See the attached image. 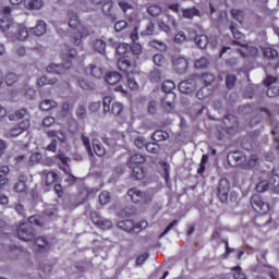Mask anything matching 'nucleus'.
<instances>
[{
	"label": "nucleus",
	"instance_id": "4d7b16f0",
	"mask_svg": "<svg viewBox=\"0 0 279 279\" xmlns=\"http://www.w3.org/2000/svg\"><path fill=\"white\" fill-rule=\"evenodd\" d=\"M110 202V193L109 192H101L99 195V203L104 206Z\"/></svg>",
	"mask_w": 279,
	"mask_h": 279
},
{
	"label": "nucleus",
	"instance_id": "5701e85b",
	"mask_svg": "<svg viewBox=\"0 0 279 279\" xmlns=\"http://www.w3.org/2000/svg\"><path fill=\"white\" fill-rule=\"evenodd\" d=\"M89 73L92 77H95L96 80H101V77H104V69L97 64L89 65Z\"/></svg>",
	"mask_w": 279,
	"mask_h": 279
},
{
	"label": "nucleus",
	"instance_id": "9b49d317",
	"mask_svg": "<svg viewBox=\"0 0 279 279\" xmlns=\"http://www.w3.org/2000/svg\"><path fill=\"white\" fill-rule=\"evenodd\" d=\"M86 36H90V32H88L86 27H80L73 34L72 43L76 45V47H80V45H82V39Z\"/></svg>",
	"mask_w": 279,
	"mask_h": 279
},
{
	"label": "nucleus",
	"instance_id": "423d86ee",
	"mask_svg": "<svg viewBox=\"0 0 279 279\" xmlns=\"http://www.w3.org/2000/svg\"><path fill=\"white\" fill-rule=\"evenodd\" d=\"M251 205L255 213H258L259 215H265L269 213V204L263 202V198L258 195H253L251 197Z\"/></svg>",
	"mask_w": 279,
	"mask_h": 279
},
{
	"label": "nucleus",
	"instance_id": "a211bd4d",
	"mask_svg": "<svg viewBox=\"0 0 279 279\" xmlns=\"http://www.w3.org/2000/svg\"><path fill=\"white\" fill-rule=\"evenodd\" d=\"M39 108L44 112H49V110H53V108H58V102L53 99H45L39 104Z\"/></svg>",
	"mask_w": 279,
	"mask_h": 279
},
{
	"label": "nucleus",
	"instance_id": "cd10ccee",
	"mask_svg": "<svg viewBox=\"0 0 279 279\" xmlns=\"http://www.w3.org/2000/svg\"><path fill=\"white\" fill-rule=\"evenodd\" d=\"M161 90L167 95H173L172 90H175V83L173 81H166L162 83Z\"/></svg>",
	"mask_w": 279,
	"mask_h": 279
},
{
	"label": "nucleus",
	"instance_id": "680f3d73",
	"mask_svg": "<svg viewBox=\"0 0 279 279\" xmlns=\"http://www.w3.org/2000/svg\"><path fill=\"white\" fill-rule=\"evenodd\" d=\"M134 145L135 147H137V149H143V147H146L147 141L145 140V137H136L134 140Z\"/></svg>",
	"mask_w": 279,
	"mask_h": 279
},
{
	"label": "nucleus",
	"instance_id": "09e8293b",
	"mask_svg": "<svg viewBox=\"0 0 279 279\" xmlns=\"http://www.w3.org/2000/svg\"><path fill=\"white\" fill-rule=\"evenodd\" d=\"M43 160V154L33 153L29 157V165H38Z\"/></svg>",
	"mask_w": 279,
	"mask_h": 279
},
{
	"label": "nucleus",
	"instance_id": "de8ad7c7",
	"mask_svg": "<svg viewBox=\"0 0 279 279\" xmlns=\"http://www.w3.org/2000/svg\"><path fill=\"white\" fill-rule=\"evenodd\" d=\"M234 84H236V76L234 74L227 75L226 77L227 88H234Z\"/></svg>",
	"mask_w": 279,
	"mask_h": 279
},
{
	"label": "nucleus",
	"instance_id": "2eb2a0df",
	"mask_svg": "<svg viewBox=\"0 0 279 279\" xmlns=\"http://www.w3.org/2000/svg\"><path fill=\"white\" fill-rule=\"evenodd\" d=\"M46 32L47 24L43 21H39L35 27H32L29 29V34H33V36H44Z\"/></svg>",
	"mask_w": 279,
	"mask_h": 279
},
{
	"label": "nucleus",
	"instance_id": "603ef678",
	"mask_svg": "<svg viewBox=\"0 0 279 279\" xmlns=\"http://www.w3.org/2000/svg\"><path fill=\"white\" fill-rule=\"evenodd\" d=\"M81 141H82L83 145H85L89 156H94L95 154L93 153V148L90 147V140H88L87 136L82 135Z\"/></svg>",
	"mask_w": 279,
	"mask_h": 279
},
{
	"label": "nucleus",
	"instance_id": "0eeeda50",
	"mask_svg": "<svg viewBox=\"0 0 279 279\" xmlns=\"http://www.w3.org/2000/svg\"><path fill=\"white\" fill-rule=\"evenodd\" d=\"M199 80V76H193L185 81H182L179 84V90L180 93H183L185 95H189L190 93H193L195 88H197V81Z\"/></svg>",
	"mask_w": 279,
	"mask_h": 279
},
{
	"label": "nucleus",
	"instance_id": "49530a36",
	"mask_svg": "<svg viewBox=\"0 0 279 279\" xmlns=\"http://www.w3.org/2000/svg\"><path fill=\"white\" fill-rule=\"evenodd\" d=\"M129 49H130V45L119 44L116 48V51H117L118 56H125V53H128Z\"/></svg>",
	"mask_w": 279,
	"mask_h": 279
},
{
	"label": "nucleus",
	"instance_id": "69168bd1",
	"mask_svg": "<svg viewBox=\"0 0 279 279\" xmlns=\"http://www.w3.org/2000/svg\"><path fill=\"white\" fill-rule=\"evenodd\" d=\"M88 110L90 112H99V110H101V102L99 101L90 102L88 106Z\"/></svg>",
	"mask_w": 279,
	"mask_h": 279
},
{
	"label": "nucleus",
	"instance_id": "9d476101",
	"mask_svg": "<svg viewBox=\"0 0 279 279\" xmlns=\"http://www.w3.org/2000/svg\"><path fill=\"white\" fill-rule=\"evenodd\" d=\"M77 56V50L75 48H71L69 45H63L61 49V58L65 62H71V60H75Z\"/></svg>",
	"mask_w": 279,
	"mask_h": 279
},
{
	"label": "nucleus",
	"instance_id": "0e129e2a",
	"mask_svg": "<svg viewBox=\"0 0 279 279\" xmlns=\"http://www.w3.org/2000/svg\"><path fill=\"white\" fill-rule=\"evenodd\" d=\"M130 49L134 56H141L143 53V46L141 44H134Z\"/></svg>",
	"mask_w": 279,
	"mask_h": 279
},
{
	"label": "nucleus",
	"instance_id": "ddd939ff",
	"mask_svg": "<svg viewBox=\"0 0 279 279\" xmlns=\"http://www.w3.org/2000/svg\"><path fill=\"white\" fill-rule=\"evenodd\" d=\"M38 252H49L51 250V243L45 236H39L35 241Z\"/></svg>",
	"mask_w": 279,
	"mask_h": 279
},
{
	"label": "nucleus",
	"instance_id": "4c0bfd02",
	"mask_svg": "<svg viewBox=\"0 0 279 279\" xmlns=\"http://www.w3.org/2000/svg\"><path fill=\"white\" fill-rule=\"evenodd\" d=\"M160 145H158L157 143H147L146 144V150L149 154H160Z\"/></svg>",
	"mask_w": 279,
	"mask_h": 279
},
{
	"label": "nucleus",
	"instance_id": "13d9d810",
	"mask_svg": "<svg viewBox=\"0 0 279 279\" xmlns=\"http://www.w3.org/2000/svg\"><path fill=\"white\" fill-rule=\"evenodd\" d=\"M27 36H29V32L26 27H20L17 31L19 40H26Z\"/></svg>",
	"mask_w": 279,
	"mask_h": 279
},
{
	"label": "nucleus",
	"instance_id": "dca6fc26",
	"mask_svg": "<svg viewBox=\"0 0 279 279\" xmlns=\"http://www.w3.org/2000/svg\"><path fill=\"white\" fill-rule=\"evenodd\" d=\"M182 16L183 19L193 20L194 16H202V12H199V9L193 7L189 9H182Z\"/></svg>",
	"mask_w": 279,
	"mask_h": 279
},
{
	"label": "nucleus",
	"instance_id": "473e14b6",
	"mask_svg": "<svg viewBox=\"0 0 279 279\" xmlns=\"http://www.w3.org/2000/svg\"><path fill=\"white\" fill-rule=\"evenodd\" d=\"M268 184L270 189L275 191V193H279V175L278 174L272 175Z\"/></svg>",
	"mask_w": 279,
	"mask_h": 279
},
{
	"label": "nucleus",
	"instance_id": "aec40b11",
	"mask_svg": "<svg viewBox=\"0 0 279 279\" xmlns=\"http://www.w3.org/2000/svg\"><path fill=\"white\" fill-rule=\"evenodd\" d=\"M107 84L114 86L121 82V74L119 72H109L105 77Z\"/></svg>",
	"mask_w": 279,
	"mask_h": 279
},
{
	"label": "nucleus",
	"instance_id": "bf43d9fd",
	"mask_svg": "<svg viewBox=\"0 0 279 279\" xmlns=\"http://www.w3.org/2000/svg\"><path fill=\"white\" fill-rule=\"evenodd\" d=\"M69 26L72 27V29H77V27H80V17L72 15L69 20Z\"/></svg>",
	"mask_w": 279,
	"mask_h": 279
},
{
	"label": "nucleus",
	"instance_id": "bb28decb",
	"mask_svg": "<svg viewBox=\"0 0 279 279\" xmlns=\"http://www.w3.org/2000/svg\"><path fill=\"white\" fill-rule=\"evenodd\" d=\"M194 40L197 47H199L201 49H206V47H208V36L206 35H198L195 37Z\"/></svg>",
	"mask_w": 279,
	"mask_h": 279
},
{
	"label": "nucleus",
	"instance_id": "37998d69",
	"mask_svg": "<svg viewBox=\"0 0 279 279\" xmlns=\"http://www.w3.org/2000/svg\"><path fill=\"white\" fill-rule=\"evenodd\" d=\"M209 96H210V89H208V87H206V86L202 87L196 93L197 99H206V97H209Z\"/></svg>",
	"mask_w": 279,
	"mask_h": 279
},
{
	"label": "nucleus",
	"instance_id": "6e6552de",
	"mask_svg": "<svg viewBox=\"0 0 279 279\" xmlns=\"http://www.w3.org/2000/svg\"><path fill=\"white\" fill-rule=\"evenodd\" d=\"M228 193H230V181L227 179L220 180L218 184V198L222 204H226L228 202Z\"/></svg>",
	"mask_w": 279,
	"mask_h": 279
},
{
	"label": "nucleus",
	"instance_id": "2f4dec72",
	"mask_svg": "<svg viewBox=\"0 0 279 279\" xmlns=\"http://www.w3.org/2000/svg\"><path fill=\"white\" fill-rule=\"evenodd\" d=\"M23 132L19 128V125H15L9 130V132L5 133L7 138H16V136H21Z\"/></svg>",
	"mask_w": 279,
	"mask_h": 279
},
{
	"label": "nucleus",
	"instance_id": "72a5a7b5",
	"mask_svg": "<svg viewBox=\"0 0 279 279\" xmlns=\"http://www.w3.org/2000/svg\"><path fill=\"white\" fill-rule=\"evenodd\" d=\"M259 159L260 158L258 157V154H252L250 156V159H246L244 167H256V165H258Z\"/></svg>",
	"mask_w": 279,
	"mask_h": 279
},
{
	"label": "nucleus",
	"instance_id": "864d4df0",
	"mask_svg": "<svg viewBox=\"0 0 279 279\" xmlns=\"http://www.w3.org/2000/svg\"><path fill=\"white\" fill-rule=\"evenodd\" d=\"M118 66L121 71H125L130 66V60H128L125 57H121L118 60Z\"/></svg>",
	"mask_w": 279,
	"mask_h": 279
},
{
	"label": "nucleus",
	"instance_id": "ea45409f",
	"mask_svg": "<svg viewBox=\"0 0 279 279\" xmlns=\"http://www.w3.org/2000/svg\"><path fill=\"white\" fill-rule=\"evenodd\" d=\"M94 49H96L98 53H106V41L97 39L94 43Z\"/></svg>",
	"mask_w": 279,
	"mask_h": 279
},
{
	"label": "nucleus",
	"instance_id": "774afa93",
	"mask_svg": "<svg viewBox=\"0 0 279 279\" xmlns=\"http://www.w3.org/2000/svg\"><path fill=\"white\" fill-rule=\"evenodd\" d=\"M231 14L235 21H241L243 19V11L239 9H232Z\"/></svg>",
	"mask_w": 279,
	"mask_h": 279
},
{
	"label": "nucleus",
	"instance_id": "20e7f679",
	"mask_svg": "<svg viewBox=\"0 0 279 279\" xmlns=\"http://www.w3.org/2000/svg\"><path fill=\"white\" fill-rule=\"evenodd\" d=\"M222 130H226L227 134H236L239 130V120L236 117L229 114L222 119Z\"/></svg>",
	"mask_w": 279,
	"mask_h": 279
},
{
	"label": "nucleus",
	"instance_id": "f704fd0d",
	"mask_svg": "<svg viewBox=\"0 0 279 279\" xmlns=\"http://www.w3.org/2000/svg\"><path fill=\"white\" fill-rule=\"evenodd\" d=\"M150 47L154 49H158V51H167V44L159 41V40H150Z\"/></svg>",
	"mask_w": 279,
	"mask_h": 279
},
{
	"label": "nucleus",
	"instance_id": "c756f323",
	"mask_svg": "<svg viewBox=\"0 0 279 279\" xmlns=\"http://www.w3.org/2000/svg\"><path fill=\"white\" fill-rule=\"evenodd\" d=\"M4 82L8 86H13V84H16V82H19V75H16L15 73L9 72L4 76Z\"/></svg>",
	"mask_w": 279,
	"mask_h": 279
},
{
	"label": "nucleus",
	"instance_id": "a18cd8bd",
	"mask_svg": "<svg viewBox=\"0 0 279 279\" xmlns=\"http://www.w3.org/2000/svg\"><path fill=\"white\" fill-rule=\"evenodd\" d=\"M58 180V174L56 172H48L46 174V185L51 186Z\"/></svg>",
	"mask_w": 279,
	"mask_h": 279
},
{
	"label": "nucleus",
	"instance_id": "b1692460",
	"mask_svg": "<svg viewBox=\"0 0 279 279\" xmlns=\"http://www.w3.org/2000/svg\"><path fill=\"white\" fill-rule=\"evenodd\" d=\"M38 86H53V84H58V78L49 77V76H41L37 80Z\"/></svg>",
	"mask_w": 279,
	"mask_h": 279
},
{
	"label": "nucleus",
	"instance_id": "1a4fd4ad",
	"mask_svg": "<svg viewBox=\"0 0 279 279\" xmlns=\"http://www.w3.org/2000/svg\"><path fill=\"white\" fill-rule=\"evenodd\" d=\"M227 160L231 167H239V165L245 167L246 157L241 151H233L228 155Z\"/></svg>",
	"mask_w": 279,
	"mask_h": 279
},
{
	"label": "nucleus",
	"instance_id": "c9c22d12",
	"mask_svg": "<svg viewBox=\"0 0 279 279\" xmlns=\"http://www.w3.org/2000/svg\"><path fill=\"white\" fill-rule=\"evenodd\" d=\"M263 54L266 58H278V50H276L271 47H265V48H263Z\"/></svg>",
	"mask_w": 279,
	"mask_h": 279
},
{
	"label": "nucleus",
	"instance_id": "6e6d98bb",
	"mask_svg": "<svg viewBox=\"0 0 279 279\" xmlns=\"http://www.w3.org/2000/svg\"><path fill=\"white\" fill-rule=\"evenodd\" d=\"M206 162H208V155H203L201 159L199 168L197 170V173H199V175H202V173L206 171Z\"/></svg>",
	"mask_w": 279,
	"mask_h": 279
},
{
	"label": "nucleus",
	"instance_id": "f257e3e1",
	"mask_svg": "<svg viewBox=\"0 0 279 279\" xmlns=\"http://www.w3.org/2000/svg\"><path fill=\"white\" fill-rule=\"evenodd\" d=\"M33 226H43V220L38 216H32L28 218V222L21 223L17 230V236L21 241H34L36 239V231Z\"/></svg>",
	"mask_w": 279,
	"mask_h": 279
},
{
	"label": "nucleus",
	"instance_id": "f3484780",
	"mask_svg": "<svg viewBox=\"0 0 279 279\" xmlns=\"http://www.w3.org/2000/svg\"><path fill=\"white\" fill-rule=\"evenodd\" d=\"M45 5L43 0H24L26 10H40Z\"/></svg>",
	"mask_w": 279,
	"mask_h": 279
},
{
	"label": "nucleus",
	"instance_id": "4be33fe9",
	"mask_svg": "<svg viewBox=\"0 0 279 279\" xmlns=\"http://www.w3.org/2000/svg\"><path fill=\"white\" fill-rule=\"evenodd\" d=\"M173 99L175 94H166L162 98V106L166 110H173Z\"/></svg>",
	"mask_w": 279,
	"mask_h": 279
},
{
	"label": "nucleus",
	"instance_id": "f03ea898",
	"mask_svg": "<svg viewBox=\"0 0 279 279\" xmlns=\"http://www.w3.org/2000/svg\"><path fill=\"white\" fill-rule=\"evenodd\" d=\"M110 104H112V97L106 96L102 100L105 114L111 112L113 117H120L123 112V105L121 102H113L110 108Z\"/></svg>",
	"mask_w": 279,
	"mask_h": 279
},
{
	"label": "nucleus",
	"instance_id": "3c124183",
	"mask_svg": "<svg viewBox=\"0 0 279 279\" xmlns=\"http://www.w3.org/2000/svg\"><path fill=\"white\" fill-rule=\"evenodd\" d=\"M32 126V122L29 119H24L22 122L17 124V128L21 130V132H27L29 128Z\"/></svg>",
	"mask_w": 279,
	"mask_h": 279
},
{
	"label": "nucleus",
	"instance_id": "412c9836",
	"mask_svg": "<svg viewBox=\"0 0 279 279\" xmlns=\"http://www.w3.org/2000/svg\"><path fill=\"white\" fill-rule=\"evenodd\" d=\"M12 25H14V20L10 15H4L0 20V29H2V32H8Z\"/></svg>",
	"mask_w": 279,
	"mask_h": 279
},
{
	"label": "nucleus",
	"instance_id": "6ab92c4d",
	"mask_svg": "<svg viewBox=\"0 0 279 279\" xmlns=\"http://www.w3.org/2000/svg\"><path fill=\"white\" fill-rule=\"evenodd\" d=\"M92 145L93 151L96 154V156L102 157L106 154V147H104V144H101L99 140H94Z\"/></svg>",
	"mask_w": 279,
	"mask_h": 279
},
{
	"label": "nucleus",
	"instance_id": "052dcab7",
	"mask_svg": "<svg viewBox=\"0 0 279 279\" xmlns=\"http://www.w3.org/2000/svg\"><path fill=\"white\" fill-rule=\"evenodd\" d=\"M153 62L156 64V66H162L165 64V56L163 54H155L153 57Z\"/></svg>",
	"mask_w": 279,
	"mask_h": 279
},
{
	"label": "nucleus",
	"instance_id": "a878e982",
	"mask_svg": "<svg viewBox=\"0 0 279 279\" xmlns=\"http://www.w3.org/2000/svg\"><path fill=\"white\" fill-rule=\"evenodd\" d=\"M151 138L155 143H161V141H167V138H169V133L159 130L153 133Z\"/></svg>",
	"mask_w": 279,
	"mask_h": 279
},
{
	"label": "nucleus",
	"instance_id": "58836bf2",
	"mask_svg": "<svg viewBox=\"0 0 279 279\" xmlns=\"http://www.w3.org/2000/svg\"><path fill=\"white\" fill-rule=\"evenodd\" d=\"M201 80L204 82L205 86L208 87V86H210V84H213L215 82V74L205 73V74H203Z\"/></svg>",
	"mask_w": 279,
	"mask_h": 279
},
{
	"label": "nucleus",
	"instance_id": "4468645a",
	"mask_svg": "<svg viewBox=\"0 0 279 279\" xmlns=\"http://www.w3.org/2000/svg\"><path fill=\"white\" fill-rule=\"evenodd\" d=\"M118 227L124 230V232H138V227L132 220L120 221Z\"/></svg>",
	"mask_w": 279,
	"mask_h": 279
},
{
	"label": "nucleus",
	"instance_id": "39448f33",
	"mask_svg": "<svg viewBox=\"0 0 279 279\" xmlns=\"http://www.w3.org/2000/svg\"><path fill=\"white\" fill-rule=\"evenodd\" d=\"M128 195L129 197H131V201L133 202V204H147V202H149L150 199L147 193L136 187L130 189L128 191Z\"/></svg>",
	"mask_w": 279,
	"mask_h": 279
},
{
	"label": "nucleus",
	"instance_id": "e2e57ef3",
	"mask_svg": "<svg viewBox=\"0 0 279 279\" xmlns=\"http://www.w3.org/2000/svg\"><path fill=\"white\" fill-rule=\"evenodd\" d=\"M14 191H16V193H25V191H27V185L25 184V182L19 181L14 185Z\"/></svg>",
	"mask_w": 279,
	"mask_h": 279
},
{
	"label": "nucleus",
	"instance_id": "7ed1b4c3",
	"mask_svg": "<svg viewBox=\"0 0 279 279\" xmlns=\"http://www.w3.org/2000/svg\"><path fill=\"white\" fill-rule=\"evenodd\" d=\"M46 135L48 136V138H52L50 144L47 146L48 151H56L58 147V141H60L61 143H64V141H66V135L62 131L49 130L46 132ZM54 138H58V141H56Z\"/></svg>",
	"mask_w": 279,
	"mask_h": 279
},
{
	"label": "nucleus",
	"instance_id": "c85d7f7f",
	"mask_svg": "<svg viewBox=\"0 0 279 279\" xmlns=\"http://www.w3.org/2000/svg\"><path fill=\"white\" fill-rule=\"evenodd\" d=\"M77 85L81 88H83V90H90L93 88V84L90 82H88V80H86L83 76L77 77Z\"/></svg>",
	"mask_w": 279,
	"mask_h": 279
},
{
	"label": "nucleus",
	"instance_id": "338daca9",
	"mask_svg": "<svg viewBox=\"0 0 279 279\" xmlns=\"http://www.w3.org/2000/svg\"><path fill=\"white\" fill-rule=\"evenodd\" d=\"M98 228H100L101 230H110V228H112V222L108 219L101 220L98 225Z\"/></svg>",
	"mask_w": 279,
	"mask_h": 279
},
{
	"label": "nucleus",
	"instance_id": "8fccbe9b",
	"mask_svg": "<svg viewBox=\"0 0 279 279\" xmlns=\"http://www.w3.org/2000/svg\"><path fill=\"white\" fill-rule=\"evenodd\" d=\"M267 97L274 98L279 96V87L278 86H269L266 92Z\"/></svg>",
	"mask_w": 279,
	"mask_h": 279
},
{
	"label": "nucleus",
	"instance_id": "e433bc0d",
	"mask_svg": "<svg viewBox=\"0 0 279 279\" xmlns=\"http://www.w3.org/2000/svg\"><path fill=\"white\" fill-rule=\"evenodd\" d=\"M132 175L135 180H143V178H145L143 168L138 166L133 167Z\"/></svg>",
	"mask_w": 279,
	"mask_h": 279
},
{
	"label": "nucleus",
	"instance_id": "a19ab883",
	"mask_svg": "<svg viewBox=\"0 0 279 279\" xmlns=\"http://www.w3.org/2000/svg\"><path fill=\"white\" fill-rule=\"evenodd\" d=\"M147 12L150 16H160V14H162V9L158 5H150L148 7Z\"/></svg>",
	"mask_w": 279,
	"mask_h": 279
},
{
	"label": "nucleus",
	"instance_id": "c03bdc74",
	"mask_svg": "<svg viewBox=\"0 0 279 279\" xmlns=\"http://www.w3.org/2000/svg\"><path fill=\"white\" fill-rule=\"evenodd\" d=\"M210 64L208 59L206 57H202L198 60L195 61L196 69H206Z\"/></svg>",
	"mask_w": 279,
	"mask_h": 279
},
{
	"label": "nucleus",
	"instance_id": "f8f14e48",
	"mask_svg": "<svg viewBox=\"0 0 279 279\" xmlns=\"http://www.w3.org/2000/svg\"><path fill=\"white\" fill-rule=\"evenodd\" d=\"M172 64L179 73H184L189 69V60L183 57H177L172 60Z\"/></svg>",
	"mask_w": 279,
	"mask_h": 279
},
{
	"label": "nucleus",
	"instance_id": "79ce46f5",
	"mask_svg": "<svg viewBox=\"0 0 279 279\" xmlns=\"http://www.w3.org/2000/svg\"><path fill=\"white\" fill-rule=\"evenodd\" d=\"M149 78H150V82L156 84L162 80V73H160V70H153L150 72Z\"/></svg>",
	"mask_w": 279,
	"mask_h": 279
},
{
	"label": "nucleus",
	"instance_id": "7c9ffc66",
	"mask_svg": "<svg viewBox=\"0 0 279 279\" xmlns=\"http://www.w3.org/2000/svg\"><path fill=\"white\" fill-rule=\"evenodd\" d=\"M145 162V156L135 154L130 157L129 165H143Z\"/></svg>",
	"mask_w": 279,
	"mask_h": 279
},
{
	"label": "nucleus",
	"instance_id": "393cba45",
	"mask_svg": "<svg viewBox=\"0 0 279 279\" xmlns=\"http://www.w3.org/2000/svg\"><path fill=\"white\" fill-rule=\"evenodd\" d=\"M28 114L29 112L27 111V109H21L10 114L9 121H21V119H25V117H27Z\"/></svg>",
	"mask_w": 279,
	"mask_h": 279
},
{
	"label": "nucleus",
	"instance_id": "5fc2aeb1",
	"mask_svg": "<svg viewBox=\"0 0 279 279\" xmlns=\"http://www.w3.org/2000/svg\"><path fill=\"white\" fill-rule=\"evenodd\" d=\"M256 189L258 191V193H265V191H269L270 185L268 181H262L256 185Z\"/></svg>",
	"mask_w": 279,
	"mask_h": 279
}]
</instances>
